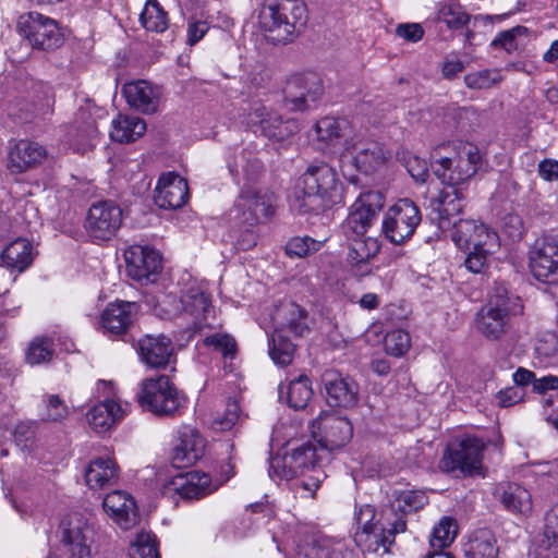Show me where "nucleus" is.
Segmentation results:
<instances>
[{
  "label": "nucleus",
  "mask_w": 558,
  "mask_h": 558,
  "mask_svg": "<svg viewBox=\"0 0 558 558\" xmlns=\"http://www.w3.org/2000/svg\"><path fill=\"white\" fill-rule=\"evenodd\" d=\"M343 202V186L335 169L326 163L311 166L295 191L293 206L300 213H319Z\"/></svg>",
  "instance_id": "nucleus-1"
},
{
  "label": "nucleus",
  "mask_w": 558,
  "mask_h": 558,
  "mask_svg": "<svg viewBox=\"0 0 558 558\" xmlns=\"http://www.w3.org/2000/svg\"><path fill=\"white\" fill-rule=\"evenodd\" d=\"M306 21L307 10L302 0H267L259 14L262 27L278 44L293 40Z\"/></svg>",
  "instance_id": "nucleus-2"
},
{
  "label": "nucleus",
  "mask_w": 558,
  "mask_h": 558,
  "mask_svg": "<svg viewBox=\"0 0 558 558\" xmlns=\"http://www.w3.org/2000/svg\"><path fill=\"white\" fill-rule=\"evenodd\" d=\"M520 311L517 299H510L502 287L495 289L475 316L477 332L488 341H500L510 331L512 317Z\"/></svg>",
  "instance_id": "nucleus-3"
},
{
  "label": "nucleus",
  "mask_w": 558,
  "mask_h": 558,
  "mask_svg": "<svg viewBox=\"0 0 558 558\" xmlns=\"http://www.w3.org/2000/svg\"><path fill=\"white\" fill-rule=\"evenodd\" d=\"M138 404L157 416H174L185 404V396L166 375L142 380Z\"/></svg>",
  "instance_id": "nucleus-4"
},
{
  "label": "nucleus",
  "mask_w": 558,
  "mask_h": 558,
  "mask_svg": "<svg viewBox=\"0 0 558 558\" xmlns=\"http://www.w3.org/2000/svg\"><path fill=\"white\" fill-rule=\"evenodd\" d=\"M386 160L383 146L376 141L353 134L339 153V163L344 175L354 177V172L372 173Z\"/></svg>",
  "instance_id": "nucleus-5"
},
{
  "label": "nucleus",
  "mask_w": 558,
  "mask_h": 558,
  "mask_svg": "<svg viewBox=\"0 0 558 558\" xmlns=\"http://www.w3.org/2000/svg\"><path fill=\"white\" fill-rule=\"evenodd\" d=\"M275 213L272 193L253 187H244L228 211L229 220L239 226L254 227L265 222Z\"/></svg>",
  "instance_id": "nucleus-6"
},
{
  "label": "nucleus",
  "mask_w": 558,
  "mask_h": 558,
  "mask_svg": "<svg viewBox=\"0 0 558 558\" xmlns=\"http://www.w3.org/2000/svg\"><path fill=\"white\" fill-rule=\"evenodd\" d=\"M485 442L477 437H465L450 445L445 451L439 468L446 473L463 476L483 475Z\"/></svg>",
  "instance_id": "nucleus-7"
},
{
  "label": "nucleus",
  "mask_w": 558,
  "mask_h": 558,
  "mask_svg": "<svg viewBox=\"0 0 558 558\" xmlns=\"http://www.w3.org/2000/svg\"><path fill=\"white\" fill-rule=\"evenodd\" d=\"M60 529L61 539L70 558H93L97 550L96 531L90 515L70 513L61 521Z\"/></svg>",
  "instance_id": "nucleus-8"
},
{
  "label": "nucleus",
  "mask_w": 558,
  "mask_h": 558,
  "mask_svg": "<svg viewBox=\"0 0 558 558\" xmlns=\"http://www.w3.org/2000/svg\"><path fill=\"white\" fill-rule=\"evenodd\" d=\"M421 220V211L415 203L401 198L386 210L381 232L389 242L400 245L412 238Z\"/></svg>",
  "instance_id": "nucleus-9"
},
{
  "label": "nucleus",
  "mask_w": 558,
  "mask_h": 558,
  "mask_svg": "<svg viewBox=\"0 0 558 558\" xmlns=\"http://www.w3.org/2000/svg\"><path fill=\"white\" fill-rule=\"evenodd\" d=\"M481 156L476 147L464 146L453 158L440 157L433 162V171L442 184L463 187L477 171Z\"/></svg>",
  "instance_id": "nucleus-10"
},
{
  "label": "nucleus",
  "mask_w": 558,
  "mask_h": 558,
  "mask_svg": "<svg viewBox=\"0 0 558 558\" xmlns=\"http://www.w3.org/2000/svg\"><path fill=\"white\" fill-rule=\"evenodd\" d=\"M17 31L36 49L52 50L63 43L57 22L38 12L22 14L17 21Z\"/></svg>",
  "instance_id": "nucleus-11"
},
{
  "label": "nucleus",
  "mask_w": 558,
  "mask_h": 558,
  "mask_svg": "<svg viewBox=\"0 0 558 558\" xmlns=\"http://www.w3.org/2000/svg\"><path fill=\"white\" fill-rule=\"evenodd\" d=\"M384 203V195L378 191L362 193L349 207V214L341 226L343 234L347 238L364 236L376 221Z\"/></svg>",
  "instance_id": "nucleus-12"
},
{
  "label": "nucleus",
  "mask_w": 558,
  "mask_h": 558,
  "mask_svg": "<svg viewBox=\"0 0 558 558\" xmlns=\"http://www.w3.org/2000/svg\"><path fill=\"white\" fill-rule=\"evenodd\" d=\"M313 438L320 451L330 452L345 446L353 435V427L347 417L336 414H322L311 426Z\"/></svg>",
  "instance_id": "nucleus-13"
},
{
  "label": "nucleus",
  "mask_w": 558,
  "mask_h": 558,
  "mask_svg": "<svg viewBox=\"0 0 558 558\" xmlns=\"http://www.w3.org/2000/svg\"><path fill=\"white\" fill-rule=\"evenodd\" d=\"M122 223V210L111 201L93 204L88 210L85 228L94 241H108Z\"/></svg>",
  "instance_id": "nucleus-14"
},
{
  "label": "nucleus",
  "mask_w": 558,
  "mask_h": 558,
  "mask_svg": "<svg viewBox=\"0 0 558 558\" xmlns=\"http://www.w3.org/2000/svg\"><path fill=\"white\" fill-rule=\"evenodd\" d=\"M100 112L94 105L87 102L75 112L73 122L68 130V141L74 150L85 153L98 140L97 114Z\"/></svg>",
  "instance_id": "nucleus-15"
},
{
  "label": "nucleus",
  "mask_w": 558,
  "mask_h": 558,
  "mask_svg": "<svg viewBox=\"0 0 558 558\" xmlns=\"http://www.w3.org/2000/svg\"><path fill=\"white\" fill-rule=\"evenodd\" d=\"M283 94L284 101L291 110H306L322 96V80L316 73L294 75L288 80Z\"/></svg>",
  "instance_id": "nucleus-16"
},
{
  "label": "nucleus",
  "mask_w": 558,
  "mask_h": 558,
  "mask_svg": "<svg viewBox=\"0 0 558 558\" xmlns=\"http://www.w3.org/2000/svg\"><path fill=\"white\" fill-rule=\"evenodd\" d=\"M181 317L191 332L211 326L209 318L213 317L214 310L209 295L201 286L189 288L181 296Z\"/></svg>",
  "instance_id": "nucleus-17"
},
{
  "label": "nucleus",
  "mask_w": 558,
  "mask_h": 558,
  "mask_svg": "<svg viewBox=\"0 0 558 558\" xmlns=\"http://www.w3.org/2000/svg\"><path fill=\"white\" fill-rule=\"evenodd\" d=\"M126 274L141 283L155 282L161 270V256L150 247L132 245L124 252Z\"/></svg>",
  "instance_id": "nucleus-18"
},
{
  "label": "nucleus",
  "mask_w": 558,
  "mask_h": 558,
  "mask_svg": "<svg viewBox=\"0 0 558 558\" xmlns=\"http://www.w3.org/2000/svg\"><path fill=\"white\" fill-rule=\"evenodd\" d=\"M529 266L537 280L558 276V236L545 235L535 241L529 252Z\"/></svg>",
  "instance_id": "nucleus-19"
},
{
  "label": "nucleus",
  "mask_w": 558,
  "mask_h": 558,
  "mask_svg": "<svg viewBox=\"0 0 558 558\" xmlns=\"http://www.w3.org/2000/svg\"><path fill=\"white\" fill-rule=\"evenodd\" d=\"M464 197V187L445 185L438 196L432 199V220L440 230H449L451 223L457 221L456 217L462 211Z\"/></svg>",
  "instance_id": "nucleus-20"
},
{
  "label": "nucleus",
  "mask_w": 558,
  "mask_h": 558,
  "mask_svg": "<svg viewBox=\"0 0 558 558\" xmlns=\"http://www.w3.org/2000/svg\"><path fill=\"white\" fill-rule=\"evenodd\" d=\"M205 439L195 427L183 425L178 429V444L173 448L172 463L186 468L195 463L204 453Z\"/></svg>",
  "instance_id": "nucleus-21"
},
{
  "label": "nucleus",
  "mask_w": 558,
  "mask_h": 558,
  "mask_svg": "<svg viewBox=\"0 0 558 558\" xmlns=\"http://www.w3.org/2000/svg\"><path fill=\"white\" fill-rule=\"evenodd\" d=\"M189 198V186L185 179L173 172L160 175L155 189L154 201L165 209L182 207Z\"/></svg>",
  "instance_id": "nucleus-22"
},
{
  "label": "nucleus",
  "mask_w": 558,
  "mask_h": 558,
  "mask_svg": "<svg viewBox=\"0 0 558 558\" xmlns=\"http://www.w3.org/2000/svg\"><path fill=\"white\" fill-rule=\"evenodd\" d=\"M327 402L331 407L351 408L357 402L359 387L354 380L335 371L323 375Z\"/></svg>",
  "instance_id": "nucleus-23"
},
{
  "label": "nucleus",
  "mask_w": 558,
  "mask_h": 558,
  "mask_svg": "<svg viewBox=\"0 0 558 558\" xmlns=\"http://www.w3.org/2000/svg\"><path fill=\"white\" fill-rule=\"evenodd\" d=\"M251 123L259 124L262 133L268 138L283 141L299 131V123L294 119H286L276 112L268 111L264 106L254 109Z\"/></svg>",
  "instance_id": "nucleus-24"
},
{
  "label": "nucleus",
  "mask_w": 558,
  "mask_h": 558,
  "mask_svg": "<svg viewBox=\"0 0 558 558\" xmlns=\"http://www.w3.org/2000/svg\"><path fill=\"white\" fill-rule=\"evenodd\" d=\"M138 306L134 302L117 301L108 304L100 318V328L105 333L121 335L133 323Z\"/></svg>",
  "instance_id": "nucleus-25"
},
{
  "label": "nucleus",
  "mask_w": 558,
  "mask_h": 558,
  "mask_svg": "<svg viewBox=\"0 0 558 558\" xmlns=\"http://www.w3.org/2000/svg\"><path fill=\"white\" fill-rule=\"evenodd\" d=\"M498 247V234L486 225L480 227V233L464 260L466 269L474 274L482 272L488 264V257Z\"/></svg>",
  "instance_id": "nucleus-26"
},
{
  "label": "nucleus",
  "mask_w": 558,
  "mask_h": 558,
  "mask_svg": "<svg viewBox=\"0 0 558 558\" xmlns=\"http://www.w3.org/2000/svg\"><path fill=\"white\" fill-rule=\"evenodd\" d=\"M173 351L171 339L165 335H146L138 340L141 359L150 367L165 368Z\"/></svg>",
  "instance_id": "nucleus-27"
},
{
  "label": "nucleus",
  "mask_w": 558,
  "mask_h": 558,
  "mask_svg": "<svg viewBox=\"0 0 558 558\" xmlns=\"http://www.w3.org/2000/svg\"><path fill=\"white\" fill-rule=\"evenodd\" d=\"M106 513L122 529L128 530L137 521V507L134 498L122 490L108 494L102 501Z\"/></svg>",
  "instance_id": "nucleus-28"
},
{
  "label": "nucleus",
  "mask_w": 558,
  "mask_h": 558,
  "mask_svg": "<svg viewBox=\"0 0 558 558\" xmlns=\"http://www.w3.org/2000/svg\"><path fill=\"white\" fill-rule=\"evenodd\" d=\"M123 94L128 104L142 113H154L160 102V90L149 82L140 80L124 85Z\"/></svg>",
  "instance_id": "nucleus-29"
},
{
  "label": "nucleus",
  "mask_w": 558,
  "mask_h": 558,
  "mask_svg": "<svg viewBox=\"0 0 558 558\" xmlns=\"http://www.w3.org/2000/svg\"><path fill=\"white\" fill-rule=\"evenodd\" d=\"M317 141L323 148H335L342 144L347 145V140L352 138V125L345 119L325 117L315 124Z\"/></svg>",
  "instance_id": "nucleus-30"
},
{
  "label": "nucleus",
  "mask_w": 558,
  "mask_h": 558,
  "mask_svg": "<svg viewBox=\"0 0 558 558\" xmlns=\"http://www.w3.org/2000/svg\"><path fill=\"white\" fill-rule=\"evenodd\" d=\"M47 157V150L36 142L20 141L9 153V168L21 173L43 162Z\"/></svg>",
  "instance_id": "nucleus-31"
},
{
  "label": "nucleus",
  "mask_w": 558,
  "mask_h": 558,
  "mask_svg": "<svg viewBox=\"0 0 558 558\" xmlns=\"http://www.w3.org/2000/svg\"><path fill=\"white\" fill-rule=\"evenodd\" d=\"M504 508L512 513L526 514L532 510L530 492L517 483H501L495 492Z\"/></svg>",
  "instance_id": "nucleus-32"
},
{
  "label": "nucleus",
  "mask_w": 558,
  "mask_h": 558,
  "mask_svg": "<svg viewBox=\"0 0 558 558\" xmlns=\"http://www.w3.org/2000/svg\"><path fill=\"white\" fill-rule=\"evenodd\" d=\"M210 476L198 471L175 476L171 482V489L184 499H199L209 493Z\"/></svg>",
  "instance_id": "nucleus-33"
},
{
  "label": "nucleus",
  "mask_w": 558,
  "mask_h": 558,
  "mask_svg": "<svg viewBox=\"0 0 558 558\" xmlns=\"http://www.w3.org/2000/svg\"><path fill=\"white\" fill-rule=\"evenodd\" d=\"M87 422L97 433L112 428L124 416V410L113 400H106L94 405L87 412Z\"/></svg>",
  "instance_id": "nucleus-34"
},
{
  "label": "nucleus",
  "mask_w": 558,
  "mask_h": 558,
  "mask_svg": "<svg viewBox=\"0 0 558 558\" xmlns=\"http://www.w3.org/2000/svg\"><path fill=\"white\" fill-rule=\"evenodd\" d=\"M118 466L110 458L93 460L85 472L86 484L92 489H102L117 483Z\"/></svg>",
  "instance_id": "nucleus-35"
},
{
  "label": "nucleus",
  "mask_w": 558,
  "mask_h": 558,
  "mask_svg": "<svg viewBox=\"0 0 558 558\" xmlns=\"http://www.w3.org/2000/svg\"><path fill=\"white\" fill-rule=\"evenodd\" d=\"M1 259L7 268L22 272L34 260L33 245L27 239L19 238L5 246Z\"/></svg>",
  "instance_id": "nucleus-36"
},
{
  "label": "nucleus",
  "mask_w": 558,
  "mask_h": 558,
  "mask_svg": "<svg viewBox=\"0 0 558 558\" xmlns=\"http://www.w3.org/2000/svg\"><path fill=\"white\" fill-rule=\"evenodd\" d=\"M281 331L303 336L308 330L306 312L293 302L282 303L275 312Z\"/></svg>",
  "instance_id": "nucleus-37"
},
{
  "label": "nucleus",
  "mask_w": 558,
  "mask_h": 558,
  "mask_svg": "<svg viewBox=\"0 0 558 558\" xmlns=\"http://www.w3.org/2000/svg\"><path fill=\"white\" fill-rule=\"evenodd\" d=\"M465 558H497L499 547L494 533L488 529L474 531L464 544Z\"/></svg>",
  "instance_id": "nucleus-38"
},
{
  "label": "nucleus",
  "mask_w": 558,
  "mask_h": 558,
  "mask_svg": "<svg viewBox=\"0 0 558 558\" xmlns=\"http://www.w3.org/2000/svg\"><path fill=\"white\" fill-rule=\"evenodd\" d=\"M146 129L147 126L143 119L134 116L119 114L112 121L110 137L119 143H130L143 136Z\"/></svg>",
  "instance_id": "nucleus-39"
},
{
  "label": "nucleus",
  "mask_w": 558,
  "mask_h": 558,
  "mask_svg": "<svg viewBox=\"0 0 558 558\" xmlns=\"http://www.w3.org/2000/svg\"><path fill=\"white\" fill-rule=\"evenodd\" d=\"M355 544L363 550L368 553H388L391 542V533H387L383 524L357 531L354 537Z\"/></svg>",
  "instance_id": "nucleus-40"
},
{
  "label": "nucleus",
  "mask_w": 558,
  "mask_h": 558,
  "mask_svg": "<svg viewBox=\"0 0 558 558\" xmlns=\"http://www.w3.org/2000/svg\"><path fill=\"white\" fill-rule=\"evenodd\" d=\"M351 241L348 259L352 265L360 266L368 263L380 250V243L373 236H350Z\"/></svg>",
  "instance_id": "nucleus-41"
},
{
  "label": "nucleus",
  "mask_w": 558,
  "mask_h": 558,
  "mask_svg": "<svg viewBox=\"0 0 558 558\" xmlns=\"http://www.w3.org/2000/svg\"><path fill=\"white\" fill-rule=\"evenodd\" d=\"M288 453L290 454L289 462H293L300 475L307 471L318 473L316 468L324 457L322 453H318L317 448L310 441L292 448Z\"/></svg>",
  "instance_id": "nucleus-42"
},
{
  "label": "nucleus",
  "mask_w": 558,
  "mask_h": 558,
  "mask_svg": "<svg viewBox=\"0 0 558 558\" xmlns=\"http://www.w3.org/2000/svg\"><path fill=\"white\" fill-rule=\"evenodd\" d=\"M38 415L45 423H62L71 415V409L59 395L48 393L38 405Z\"/></svg>",
  "instance_id": "nucleus-43"
},
{
  "label": "nucleus",
  "mask_w": 558,
  "mask_h": 558,
  "mask_svg": "<svg viewBox=\"0 0 558 558\" xmlns=\"http://www.w3.org/2000/svg\"><path fill=\"white\" fill-rule=\"evenodd\" d=\"M484 223L477 222L471 219H459L451 223V239L460 250L472 248L477 234L480 233V227Z\"/></svg>",
  "instance_id": "nucleus-44"
},
{
  "label": "nucleus",
  "mask_w": 558,
  "mask_h": 558,
  "mask_svg": "<svg viewBox=\"0 0 558 558\" xmlns=\"http://www.w3.org/2000/svg\"><path fill=\"white\" fill-rule=\"evenodd\" d=\"M313 389L310 379L301 375L287 387V402L294 410L304 409L312 399Z\"/></svg>",
  "instance_id": "nucleus-45"
},
{
  "label": "nucleus",
  "mask_w": 558,
  "mask_h": 558,
  "mask_svg": "<svg viewBox=\"0 0 558 558\" xmlns=\"http://www.w3.org/2000/svg\"><path fill=\"white\" fill-rule=\"evenodd\" d=\"M142 25L150 32L161 33L168 27V16L157 0H147L141 15Z\"/></svg>",
  "instance_id": "nucleus-46"
},
{
  "label": "nucleus",
  "mask_w": 558,
  "mask_h": 558,
  "mask_svg": "<svg viewBox=\"0 0 558 558\" xmlns=\"http://www.w3.org/2000/svg\"><path fill=\"white\" fill-rule=\"evenodd\" d=\"M458 525L454 519L444 517L437 525L434 526L430 536V546L435 549L448 547L456 538Z\"/></svg>",
  "instance_id": "nucleus-47"
},
{
  "label": "nucleus",
  "mask_w": 558,
  "mask_h": 558,
  "mask_svg": "<svg viewBox=\"0 0 558 558\" xmlns=\"http://www.w3.org/2000/svg\"><path fill=\"white\" fill-rule=\"evenodd\" d=\"M54 350L52 340L45 336L35 337L26 350V362L31 365H38L51 361Z\"/></svg>",
  "instance_id": "nucleus-48"
},
{
  "label": "nucleus",
  "mask_w": 558,
  "mask_h": 558,
  "mask_svg": "<svg viewBox=\"0 0 558 558\" xmlns=\"http://www.w3.org/2000/svg\"><path fill=\"white\" fill-rule=\"evenodd\" d=\"M536 357L545 365L558 364V337L554 332H546L538 338L535 345Z\"/></svg>",
  "instance_id": "nucleus-49"
},
{
  "label": "nucleus",
  "mask_w": 558,
  "mask_h": 558,
  "mask_svg": "<svg viewBox=\"0 0 558 558\" xmlns=\"http://www.w3.org/2000/svg\"><path fill=\"white\" fill-rule=\"evenodd\" d=\"M463 81L465 86L470 89H489L499 84L501 75L497 70L484 69L468 73Z\"/></svg>",
  "instance_id": "nucleus-50"
},
{
  "label": "nucleus",
  "mask_w": 558,
  "mask_h": 558,
  "mask_svg": "<svg viewBox=\"0 0 558 558\" xmlns=\"http://www.w3.org/2000/svg\"><path fill=\"white\" fill-rule=\"evenodd\" d=\"M294 352L295 345L280 332L272 336V347L269 353L276 364L281 366L289 365L293 360Z\"/></svg>",
  "instance_id": "nucleus-51"
},
{
  "label": "nucleus",
  "mask_w": 558,
  "mask_h": 558,
  "mask_svg": "<svg viewBox=\"0 0 558 558\" xmlns=\"http://www.w3.org/2000/svg\"><path fill=\"white\" fill-rule=\"evenodd\" d=\"M290 454L286 452L282 456L277 454L270 459L269 463V476L274 481H291L296 477L299 472L296 471L293 462H289Z\"/></svg>",
  "instance_id": "nucleus-52"
},
{
  "label": "nucleus",
  "mask_w": 558,
  "mask_h": 558,
  "mask_svg": "<svg viewBox=\"0 0 558 558\" xmlns=\"http://www.w3.org/2000/svg\"><path fill=\"white\" fill-rule=\"evenodd\" d=\"M130 558H159L154 535L142 532L136 535L129 551Z\"/></svg>",
  "instance_id": "nucleus-53"
},
{
  "label": "nucleus",
  "mask_w": 558,
  "mask_h": 558,
  "mask_svg": "<svg viewBox=\"0 0 558 558\" xmlns=\"http://www.w3.org/2000/svg\"><path fill=\"white\" fill-rule=\"evenodd\" d=\"M538 546L545 550L558 548V505L546 514L544 532Z\"/></svg>",
  "instance_id": "nucleus-54"
},
{
  "label": "nucleus",
  "mask_w": 558,
  "mask_h": 558,
  "mask_svg": "<svg viewBox=\"0 0 558 558\" xmlns=\"http://www.w3.org/2000/svg\"><path fill=\"white\" fill-rule=\"evenodd\" d=\"M384 344L388 354L401 356L410 349L411 338L405 330L395 329L386 335Z\"/></svg>",
  "instance_id": "nucleus-55"
},
{
  "label": "nucleus",
  "mask_w": 558,
  "mask_h": 558,
  "mask_svg": "<svg viewBox=\"0 0 558 558\" xmlns=\"http://www.w3.org/2000/svg\"><path fill=\"white\" fill-rule=\"evenodd\" d=\"M428 502L423 490H404L397 498V508L403 513L415 512Z\"/></svg>",
  "instance_id": "nucleus-56"
},
{
  "label": "nucleus",
  "mask_w": 558,
  "mask_h": 558,
  "mask_svg": "<svg viewBox=\"0 0 558 558\" xmlns=\"http://www.w3.org/2000/svg\"><path fill=\"white\" fill-rule=\"evenodd\" d=\"M322 246V242L310 236H295L288 241L286 253L290 257H305L306 255L317 252Z\"/></svg>",
  "instance_id": "nucleus-57"
},
{
  "label": "nucleus",
  "mask_w": 558,
  "mask_h": 558,
  "mask_svg": "<svg viewBox=\"0 0 558 558\" xmlns=\"http://www.w3.org/2000/svg\"><path fill=\"white\" fill-rule=\"evenodd\" d=\"M203 343L205 347L220 352L225 357H233L236 351L234 339L227 333L208 336L204 339Z\"/></svg>",
  "instance_id": "nucleus-58"
},
{
  "label": "nucleus",
  "mask_w": 558,
  "mask_h": 558,
  "mask_svg": "<svg viewBox=\"0 0 558 558\" xmlns=\"http://www.w3.org/2000/svg\"><path fill=\"white\" fill-rule=\"evenodd\" d=\"M294 558H325L322 537H310L300 542L296 546Z\"/></svg>",
  "instance_id": "nucleus-59"
},
{
  "label": "nucleus",
  "mask_w": 558,
  "mask_h": 558,
  "mask_svg": "<svg viewBox=\"0 0 558 558\" xmlns=\"http://www.w3.org/2000/svg\"><path fill=\"white\" fill-rule=\"evenodd\" d=\"M441 20L451 29H459L466 25L470 21V15L460 7L448 5L440 11Z\"/></svg>",
  "instance_id": "nucleus-60"
},
{
  "label": "nucleus",
  "mask_w": 558,
  "mask_h": 558,
  "mask_svg": "<svg viewBox=\"0 0 558 558\" xmlns=\"http://www.w3.org/2000/svg\"><path fill=\"white\" fill-rule=\"evenodd\" d=\"M325 558H353V550L341 539L322 537Z\"/></svg>",
  "instance_id": "nucleus-61"
},
{
  "label": "nucleus",
  "mask_w": 558,
  "mask_h": 558,
  "mask_svg": "<svg viewBox=\"0 0 558 558\" xmlns=\"http://www.w3.org/2000/svg\"><path fill=\"white\" fill-rule=\"evenodd\" d=\"M240 405L235 400H229L226 405L225 413L218 416L214 424L221 430L231 429L240 418Z\"/></svg>",
  "instance_id": "nucleus-62"
},
{
  "label": "nucleus",
  "mask_w": 558,
  "mask_h": 558,
  "mask_svg": "<svg viewBox=\"0 0 558 558\" xmlns=\"http://www.w3.org/2000/svg\"><path fill=\"white\" fill-rule=\"evenodd\" d=\"M35 430L31 422H21L14 430V440L23 450H31L34 445Z\"/></svg>",
  "instance_id": "nucleus-63"
},
{
  "label": "nucleus",
  "mask_w": 558,
  "mask_h": 558,
  "mask_svg": "<svg viewBox=\"0 0 558 558\" xmlns=\"http://www.w3.org/2000/svg\"><path fill=\"white\" fill-rule=\"evenodd\" d=\"M181 299H178L174 294L163 295L158 302L159 313L165 318L181 317Z\"/></svg>",
  "instance_id": "nucleus-64"
}]
</instances>
